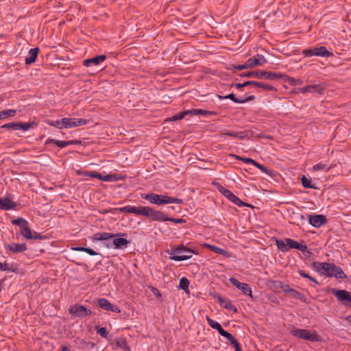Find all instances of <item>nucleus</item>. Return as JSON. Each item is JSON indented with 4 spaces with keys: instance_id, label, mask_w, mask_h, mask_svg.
Instances as JSON below:
<instances>
[{
    "instance_id": "obj_1",
    "label": "nucleus",
    "mask_w": 351,
    "mask_h": 351,
    "mask_svg": "<svg viewBox=\"0 0 351 351\" xmlns=\"http://www.w3.org/2000/svg\"><path fill=\"white\" fill-rule=\"evenodd\" d=\"M239 76L242 77H255L258 79H267L271 80L282 79L284 82H289L291 84H293V82L295 81L293 77H289L287 75L266 71H254L245 72L239 74Z\"/></svg>"
},
{
    "instance_id": "obj_2",
    "label": "nucleus",
    "mask_w": 351,
    "mask_h": 351,
    "mask_svg": "<svg viewBox=\"0 0 351 351\" xmlns=\"http://www.w3.org/2000/svg\"><path fill=\"white\" fill-rule=\"evenodd\" d=\"M166 252L169 255H172L169 258L176 261H185L191 258L192 257V254H198L197 250L187 247L183 244L175 247L171 250H167Z\"/></svg>"
},
{
    "instance_id": "obj_3",
    "label": "nucleus",
    "mask_w": 351,
    "mask_h": 351,
    "mask_svg": "<svg viewBox=\"0 0 351 351\" xmlns=\"http://www.w3.org/2000/svg\"><path fill=\"white\" fill-rule=\"evenodd\" d=\"M141 197L149 202L156 204H182L183 200L177 197H170L168 195H158L154 193L147 194H141Z\"/></svg>"
},
{
    "instance_id": "obj_4",
    "label": "nucleus",
    "mask_w": 351,
    "mask_h": 351,
    "mask_svg": "<svg viewBox=\"0 0 351 351\" xmlns=\"http://www.w3.org/2000/svg\"><path fill=\"white\" fill-rule=\"evenodd\" d=\"M113 210H119L121 213H134L137 215H142L151 219L153 208L149 206L135 207L132 206H126L124 207L114 208Z\"/></svg>"
},
{
    "instance_id": "obj_5",
    "label": "nucleus",
    "mask_w": 351,
    "mask_h": 351,
    "mask_svg": "<svg viewBox=\"0 0 351 351\" xmlns=\"http://www.w3.org/2000/svg\"><path fill=\"white\" fill-rule=\"evenodd\" d=\"M290 333L291 335L295 337L308 340L312 342L320 341L322 339L321 336L317 335L315 331L311 332L310 330L306 329L295 328L291 330Z\"/></svg>"
},
{
    "instance_id": "obj_6",
    "label": "nucleus",
    "mask_w": 351,
    "mask_h": 351,
    "mask_svg": "<svg viewBox=\"0 0 351 351\" xmlns=\"http://www.w3.org/2000/svg\"><path fill=\"white\" fill-rule=\"evenodd\" d=\"M302 54L304 57H311L313 56H316L328 58L333 56V53L327 50V49L324 46L310 49H305L302 51Z\"/></svg>"
},
{
    "instance_id": "obj_7",
    "label": "nucleus",
    "mask_w": 351,
    "mask_h": 351,
    "mask_svg": "<svg viewBox=\"0 0 351 351\" xmlns=\"http://www.w3.org/2000/svg\"><path fill=\"white\" fill-rule=\"evenodd\" d=\"M326 268V271L322 272V275L326 277H335L339 279H346L347 278L341 268L334 263H328Z\"/></svg>"
},
{
    "instance_id": "obj_8",
    "label": "nucleus",
    "mask_w": 351,
    "mask_h": 351,
    "mask_svg": "<svg viewBox=\"0 0 351 351\" xmlns=\"http://www.w3.org/2000/svg\"><path fill=\"white\" fill-rule=\"evenodd\" d=\"M151 220L160 222L171 221L175 223H184L186 222V220L182 218L175 219L173 217H169L166 214H165L162 211L156 210L154 208L152 210Z\"/></svg>"
},
{
    "instance_id": "obj_9",
    "label": "nucleus",
    "mask_w": 351,
    "mask_h": 351,
    "mask_svg": "<svg viewBox=\"0 0 351 351\" xmlns=\"http://www.w3.org/2000/svg\"><path fill=\"white\" fill-rule=\"evenodd\" d=\"M69 312L71 315H75L80 318H84L92 315V311L90 309L80 304L71 306L69 308Z\"/></svg>"
},
{
    "instance_id": "obj_10",
    "label": "nucleus",
    "mask_w": 351,
    "mask_h": 351,
    "mask_svg": "<svg viewBox=\"0 0 351 351\" xmlns=\"http://www.w3.org/2000/svg\"><path fill=\"white\" fill-rule=\"evenodd\" d=\"M332 292L343 305L346 306H351V293L346 290H337L335 289H333Z\"/></svg>"
},
{
    "instance_id": "obj_11",
    "label": "nucleus",
    "mask_w": 351,
    "mask_h": 351,
    "mask_svg": "<svg viewBox=\"0 0 351 351\" xmlns=\"http://www.w3.org/2000/svg\"><path fill=\"white\" fill-rule=\"evenodd\" d=\"M309 223L315 228H319L327 222L326 217L323 215H307Z\"/></svg>"
},
{
    "instance_id": "obj_12",
    "label": "nucleus",
    "mask_w": 351,
    "mask_h": 351,
    "mask_svg": "<svg viewBox=\"0 0 351 351\" xmlns=\"http://www.w3.org/2000/svg\"><path fill=\"white\" fill-rule=\"evenodd\" d=\"M229 280L232 285L235 286L238 289L241 290L244 294L252 298V289L248 284L242 283L234 277H231Z\"/></svg>"
},
{
    "instance_id": "obj_13",
    "label": "nucleus",
    "mask_w": 351,
    "mask_h": 351,
    "mask_svg": "<svg viewBox=\"0 0 351 351\" xmlns=\"http://www.w3.org/2000/svg\"><path fill=\"white\" fill-rule=\"evenodd\" d=\"M252 134V132L250 130H248L238 132L225 131V132H221L220 136H231V137H236V138H238L242 140L245 138H250L251 136L250 135Z\"/></svg>"
},
{
    "instance_id": "obj_14",
    "label": "nucleus",
    "mask_w": 351,
    "mask_h": 351,
    "mask_svg": "<svg viewBox=\"0 0 351 351\" xmlns=\"http://www.w3.org/2000/svg\"><path fill=\"white\" fill-rule=\"evenodd\" d=\"M98 305L104 310L114 313H120V309L117 306L112 304L106 298H99L97 300Z\"/></svg>"
},
{
    "instance_id": "obj_15",
    "label": "nucleus",
    "mask_w": 351,
    "mask_h": 351,
    "mask_svg": "<svg viewBox=\"0 0 351 351\" xmlns=\"http://www.w3.org/2000/svg\"><path fill=\"white\" fill-rule=\"evenodd\" d=\"M4 247L6 251H9L13 254L23 252L27 249L25 243H12L5 244Z\"/></svg>"
},
{
    "instance_id": "obj_16",
    "label": "nucleus",
    "mask_w": 351,
    "mask_h": 351,
    "mask_svg": "<svg viewBox=\"0 0 351 351\" xmlns=\"http://www.w3.org/2000/svg\"><path fill=\"white\" fill-rule=\"evenodd\" d=\"M217 97L219 99H231L232 101H233L234 103H237V104H244L245 102L252 101L255 99V97L254 95H250L244 99H238L235 97V95L233 93H230L226 96H221V95H217Z\"/></svg>"
},
{
    "instance_id": "obj_17",
    "label": "nucleus",
    "mask_w": 351,
    "mask_h": 351,
    "mask_svg": "<svg viewBox=\"0 0 351 351\" xmlns=\"http://www.w3.org/2000/svg\"><path fill=\"white\" fill-rule=\"evenodd\" d=\"M247 62L250 68H254L256 66H263L267 62V60L263 55L257 54L253 58H249Z\"/></svg>"
},
{
    "instance_id": "obj_18",
    "label": "nucleus",
    "mask_w": 351,
    "mask_h": 351,
    "mask_svg": "<svg viewBox=\"0 0 351 351\" xmlns=\"http://www.w3.org/2000/svg\"><path fill=\"white\" fill-rule=\"evenodd\" d=\"M17 204L13 202L9 196L5 198H0V209L3 210H9L15 209Z\"/></svg>"
},
{
    "instance_id": "obj_19",
    "label": "nucleus",
    "mask_w": 351,
    "mask_h": 351,
    "mask_svg": "<svg viewBox=\"0 0 351 351\" xmlns=\"http://www.w3.org/2000/svg\"><path fill=\"white\" fill-rule=\"evenodd\" d=\"M106 59L105 55H100L92 58L86 59L83 61V65L84 66H91L92 65H99Z\"/></svg>"
},
{
    "instance_id": "obj_20",
    "label": "nucleus",
    "mask_w": 351,
    "mask_h": 351,
    "mask_svg": "<svg viewBox=\"0 0 351 351\" xmlns=\"http://www.w3.org/2000/svg\"><path fill=\"white\" fill-rule=\"evenodd\" d=\"M217 298L219 304L221 305V307L229 311H232L234 313H237V308L232 304L230 300L224 299L219 295H217Z\"/></svg>"
},
{
    "instance_id": "obj_21",
    "label": "nucleus",
    "mask_w": 351,
    "mask_h": 351,
    "mask_svg": "<svg viewBox=\"0 0 351 351\" xmlns=\"http://www.w3.org/2000/svg\"><path fill=\"white\" fill-rule=\"evenodd\" d=\"M285 242L288 245L289 249H296L300 250L301 252H305L307 249L306 245L299 243L296 241H294L291 239H285Z\"/></svg>"
},
{
    "instance_id": "obj_22",
    "label": "nucleus",
    "mask_w": 351,
    "mask_h": 351,
    "mask_svg": "<svg viewBox=\"0 0 351 351\" xmlns=\"http://www.w3.org/2000/svg\"><path fill=\"white\" fill-rule=\"evenodd\" d=\"M324 88L320 84L309 85L304 86L301 88L302 93H317L322 94L323 93Z\"/></svg>"
},
{
    "instance_id": "obj_23",
    "label": "nucleus",
    "mask_w": 351,
    "mask_h": 351,
    "mask_svg": "<svg viewBox=\"0 0 351 351\" xmlns=\"http://www.w3.org/2000/svg\"><path fill=\"white\" fill-rule=\"evenodd\" d=\"M248 82L250 83V86H254L256 88H261L265 90H267V91H276L277 90V89L274 86L269 85L268 84H265L263 82H256V81H248Z\"/></svg>"
},
{
    "instance_id": "obj_24",
    "label": "nucleus",
    "mask_w": 351,
    "mask_h": 351,
    "mask_svg": "<svg viewBox=\"0 0 351 351\" xmlns=\"http://www.w3.org/2000/svg\"><path fill=\"white\" fill-rule=\"evenodd\" d=\"M39 49L38 47L32 48L29 51L28 56L25 58V64H30L34 63L38 57Z\"/></svg>"
},
{
    "instance_id": "obj_25",
    "label": "nucleus",
    "mask_w": 351,
    "mask_h": 351,
    "mask_svg": "<svg viewBox=\"0 0 351 351\" xmlns=\"http://www.w3.org/2000/svg\"><path fill=\"white\" fill-rule=\"evenodd\" d=\"M204 246L208 249H209L210 250H211L212 252H214L215 253H217L219 254H221L223 256H224L225 257H230L231 256V254L229 252L222 249V248H220L219 247H217L215 245H210V244H208V243H205L204 245Z\"/></svg>"
},
{
    "instance_id": "obj_26",
    "label": "nucleus",
    "mask_w": 351,
    "mask_h": 351,
    "mask_svg": "<svg viewBox=\"0 0 351 351\" xmlns=\"http://www.w3.org/2000/svg\"><path fill=\"white\" fill-rule=\"evenodd\" d=\"M119 234H112L109 232H98L93 235V239L96 241H106L112 238H114L116 236H118Z\"/></svg>"
},
{
    "instance_id": "obj_27",
    "label": "nucleus",
    "mask_w": 351,
    "mask_h": 351,
    "mask_svg": "<svg viewBox=\"0 0 351 351\" xmlns=\"http://www.w3.org/2000/svg\"><path fill=\"white\" fill-rule=\"evenodd\" d=\"M130 243L126 239L124 238H115L112 241V243L114 246L115 249H121L124 247H126L127 245Z\"/></svg>"
},
{
    "instance_id": "obj_28",
    "label": "nucleus",
    "mask_w": 351,
    "mask_h": 351,
    "mask_svg": "<svg viewBox=\"0 0 351 351\" xmlns=\"http://www.w3.org/2000/svg\"><path fill=\"white\" fill-rule=\"evenodd\" d=\"M37 126V123L34 121L32 122H18V130L21 129L24 131L28 130L32 128H34Z\"/></svg>"
},
{
    "instance_id": "obj_29",
    "label": "nucleus",
    "mask_w": 351,
    "mask_h": 351,
    "mask_svg": "<svg viewBox=\"0 0 351 351\" xmlns=\"http://www.w3.org/2000/svg\"><path fill=\"white\" fill-rule=\"evenodd\" d=\"M187 112H189V114H190V115H198V114H202V115H208V114H216V112H213V111H208V110H202V109H192V110H187Z\"/></svg>"
},
{
    "instance_id": "obj_30",
    "label": "nucleus",
    "mask_w": 351,
    "mask_h": 351,
    "mask_svg": "<svg viewBox=\"0 0 351 351\" xmlns=\"http://www.w3.org/2000/svg\"><path fill=\"white\" fill-rule=\"evenodd\" d=\"M328 263H318V262H313L311 265L312 267L314 270L322 274V272L326 271V267L327 266Z\"/></svg>"
},
{
    "instance_id": "obj_31",
    "label": "nucleus",
    "mask_w": 351,
    "mask_h": 351,
    "mask_svg": "<svg viewBox=\"0 0 351 351\" xmlns=\"http://www.w3.org/2000/svg\"><path fill=\"white\" fill-rule=\"evenodd\" d=\"M49 143H54L56 144L58 147H59L60 148H63V147H65L68 145H69V141H58V140H56V139H53V138H48L46 142H45V145H48Z\"/></svg>"
},
{
    "instance_id": "obj_32",
    "label": "nucleus",
    "mask_w": 351,
    "mask_h": 351,
    "mask_svg": "<svg viewBox=\"0 0 351 351\" xmlns=\"http://www.w3.org/2000/svg\"><path fill=\"white\" fill-rule=\"evenodd\" d=\"M219 191L231 202L237 197L232 192L223 186L219 188Z\"/></svg>"
},
{
    "instance_id": "obj_33",
    "label": "nucleus",
    "mask_w": 351,
    "mask_h": 351,
    "mask_svg": "<svg viewBox=\"0 0 351 351\" xmlns=\"http://www.w3.org/2000/svg\"><path fill=\"white\" fill-rule=\"evenodd\" d=\"M282 283L283 282L280 280H269V285L271 289H272L276 292H279L280 291H281Z\"/></svg>"
},
{
    "instance_id": "obj_34",
    "label": "nucleus",
    "mask_w": 351,
    "mask_h": 351,
    "mask_svg": "<svg viewBox=\"0 0 351 351\" xmlns=\"http://www.w3.org/2000/svg\"><path fill=\"white\" fill-rule=\"evenodd\" d=\"M12 223L15 226H18L21 230H23V227H25V224L27 226L29 224L28 221L22 217H18L15 219L12 220Z\"/></svg>"
},
{
    "instance_id": "obj_35",
    "label": "nucleus",
    "mask_w": 351,
    "mask_h": 351,
    "mask_svg": "<svg viewBox=\"0 0 351 351\" xmlns=\"http://www.w3.org/2000/svg\"><path fill=\"white\" fill-rule=\"evenodd\" d=\"M301 181L302 186L306 189H317V186L314 184L311 183V180L307 178L304 176H302Z\"/></svg>"
},
{
    "instance_id": "obj_36",
    "label": "nucleus",
    "mask_w": 351,
    "mask_h": 351,
    "mask_svg": "<svg viewBox=\"0 0 351 351\" xmlns=\"http://www.w3.org/2000/svg\"><path fill=\"white\" fill-rule=\"evenodd\" d=\"M61 122L63 124V128H75L74 118H63Z\"/></svg>"
},
{
    "instance_id": "obj_37",
    "label": "nucleus",
    "mask_w": 351,
    "mask_h": 351,
    "mask_svg": "<svg viewBox=\"0 0 351 351\" xmlns=\"http://www.w3.org/2000/svg\"><path fill=\"white\" fill-rule=\"evenodd\" d=\"M116 346L123 349L125 351H130V348L128 345L127 341L124 338H121L116 341Z\"/></svg>"
},
{
    "instance_id": "obj_38",
    "label": "nucleus",
    "mask_w": 351,
    "mask_h": 351,
    "mask_svg": "<svg viewBox=\"0 0 351 351\" xmlns=\"http://www.w3.org/2000/svg\"><path fill=\"white\" fill-rule=\"evenodd\" d=\"M289 294L292 298H297L302 302H305V296L304 294L300 293L294 289H291Z\"/></svg>"
},
{
    "instance_id": "obj_39",
    "label": "nucleus",
    "mask_w": 351,
    "mask_h": 351,
    "mask_svg": "<svg viewBox=\"0 0 351 351\" xmlns=\"http://www.w3.org/2000/svg\"><path fill=\"white\" fill-rule=\"evenodd\" d=\"M189 284H190L189 280L186 278L182 277L180 280L178 288L187 292L189 291L188 289H189Z\"/></svg>"
},
{
    "instance_id": "obj_40",
    "label": "nucleus",
    "mask_w": 351,
    "mask_h": 351,
    "mask_svg": "<svg viewBox=\"0 0 351 351\" xmlns=\"http://www.w3.org/2000/svg\"><path fill=\"white\" fill-rule=\"evenodd\" d=\"M24 224L25 227H23V230H21V235H23L27 239H32V232L29 226V224L27 226H26L25 223Z\"/></svg>"
},
{
    "instance_id": "obj_41",
    "label": "nucleus",
    "mask_w": 351,
    "mask_h": 351,
    "mask_svg": "<svg viewBox=\"0 0 351 351\" xmlns=\"http://www.w3.org/2000/svg\"><path fill=\"white\" fill-rule=\"evenodd\" d=\"M189 115L187 110L177 113L176 114L169 118L170 121H176L182 119L185 116Z\"/></svg>"
},
{
    "instance_id": "obj_42",
    "label": "nucleus",
    "mask_w": 351,
    "mask_h": 351,
    "mask_svg": "<svg viewBox=\"0 0 351 351\" xmlns=\"http://www.w3.org/2000/svg\"><path fill=\"white\" fill-rule=\"evenodd\" d=\"M16 113V110L12 109L0 111V119H2L7 117H14Z\"/></svg>"
},
{
    "instance_id": "obj_43",
    "label": "nucleus",
    "mask_w": 351,
    "mask_h": 351,
    "mask_svg": "<svg viewBox=\"0 0 351 351\" xmlns=\"http://www.w3.org/2000/svg\"><path fill=\"white\" fill-rule=\"evenodd\" d=\"M90 177L98 178L100 180H103V181H106V182H108V181L111 180L110 176H103L101 173H99L95 171H92V174H90Z\"/></svg>"
},
{
    "instance_id": "obj_44",
    "label": "nucleus",
    "mask_w": 351,
    "mask_h": 351,
    "mask_svg": "<svg viewBox=\"0 0 351 351\" xmlns=\"http://www.w3.org/2000/svg\"><path fill=\"white\" fill-rule=\"evenodd\" d=\"M276 245L279 250L282 252H287L289 250L288 245L285 242V241L282 240H276Z\"/></svg>"
},
{
    "instance_id": "obj_45",
    "label": "nucleus",
    "mask_w": 351,
    "mask_h": 351,
    "mask_svg": "<svg viewBox=\"0 0 351 351\" xmlns=\"http://www.w3.org/2000/svg\"><path fill=\"white\" fill-rule=\"evenodd\" d=\"M313 169L315 171L322 170V171H325L327 172V171H328L331 169V167L330 166H328L326 164L319 162V163L314 165Z\"/></svg>"
},
{
    "instance_id": "obj_46",
    "label": "nucleus",
    "mask_w": 351,
    "mask_h": 351,
    "mask_svg": "<svg viewBox=\"0 0 351 351\" xmlns=\"http://www.w3.org/2000/svg\"><path fill=\"white\" fill-rule=\"evenodd\" d=\"M45 122L47 125L56 127L58 129L63 128V124L61 122V120L53 121V120L48 119Z\"/></svg>"
},
{
    "instance_id": "obj_47",
    "label": "nucleus",
    "mask_w": 351,
    "mask_h": 351,
    "mask_svg": "<svg viewBox=\"0 0 351 351\" xmlns=\"http://www.w3.org/2000/svg\"><path fill=\"white\" fill-rule=\"evenodd\" d=\"M298 274H300V276H302L303 278H308L311 281L313 282L315 284L319 285V282H317V280L315 278L311 276L310 275L306 274L304 271L299 270L298 271Z\"/></svg>"
},
{
    "instance_id": "obj_48",
    "label": "nucleus",
    "mask_w": 351,
    "mask_h": 351,
    "mask_svg": "<svg viewBox=\"0 0 351 351\" xmlns=\"http://www.w3.org/2000/svg\"><path fill=\"white\" fill-rule=\"evenodd\" d=\"M1 128L8 129V130H18V122H12L9 123L4 124L1 126Z\"/></svg>"
},
{
    "instance_id": "obj_49",
    "label": "nucleus",
    "mask_w": 351,
    "mask_h": 351,
    "mask_svg": "<svg viewBox=\"0 0 351 351\" xmlns=\"http://www.w3.org/2000/svg\"><path fill=\"white\" fill-rule=\"evenodd\" d=\"M235 158H237V160H241L245 163H251L252 165H254V162H256V160L250 158H243V157H241V156H237V155H233Z\"/></svg>"
},
{
    "instance_id": "obj_50",
    "label": "nucleus",
    "mask_w": 351,
    "mask_h": 351,
    "mask_svg": "<svg viewBox=\"0 0 351 351\" xmlns=\"http://www.w3.org/2000/svg\"><path fill=\"white\" fill-rule=\"evenodd\" d=\"M206 320H207V322H208V325H209L211 328H214V329H215V330H216V328H217L219 326H220V324H219V323H218L217 322H216V321H215V320L212 319H211L210 317H208V316H207V317H206Z\"/></svg>"
},
{
    "instance_id": "obj_51",
    "label": "nucleus",
    "mask_w": 351,
    "mask_h": 351,
    "mask_svg": "<svg viewBox=\"0 0 351 351\" xmlns=\"http://www.w3.org/2000/svg\"><path fill=\"white\" fill-rule=\"evenodd\" d=\"M232 202L234 203V204L237 205L239 207L251 206L247 203H245V202H243L242 200H241L237 196L234 198V201H232Z\"/></svg>"
},
{
    "instance_id": "obj_52",
    "label": "nucleus",
    "mask_w": 351,
    "mask_h": 351,
    "mask_svg": "<svg viewBox=\"0 0 351 351\" xmlns=\"http://www.w3.org/2000/svg\"><path fill=\"white\" fill-rule=\"evenodd\" d=\"M232 202L234 203V204L237 205L239 207L251 206L247 203H245V202H243L242 200H241L237 196L234 198V201H232Z\"/></svg>"
},
{
    "instance_id": "obj_53",
    "label": "nucleus",
    "mask_w": 351,
    "mask_h": 351,
    "mask_svg": "<svg viewBox=\"0 0 351 351\" xmlns=\"http://www.w3.org/2000/svg\"><path fill=\"white\" fill-rule=\"evenodd\" d=\"M254 166L259 169L262 172L265 173L268 175L271 174V171L269 169H267L265 166L262 165L261 164L258 163L256 161V162H254Z\"/></svg>"
},
{
    "instance_id": "obj_54",
    "label": "nucleus",
    "mask_w": 351,
    "mask_h": 351,
    "mask_svg": "<svg viewBox=\"0 0 351 351\" xmlns=\"http://www.w3.org/2000/svg\"><path fill=\"white\" fill-rule=\"evenodd\" d=\"M88 121L85 119H77L74 118L75 127L86 125Z\"/></svg>"
},
{
    "instance_id": "obj_55",
    "label": "nucleus",
    "mask_w": 351,
    "mask_h": 351,
    "mask_svg": "<svg viewBox=\"0 0 351 351\" xmlns=\"http://www.w3.org/2000/svg\"><path fill=\"white\" fill-rule=\"evenodd\" d=\"M96 330H97V332L102 337H107L108 336V332H107V330L106 328H96Z\"/></svg>"
},
{
    "instance_id": "obj_56",
    "label": "nucleus",
    "mask_w": 351,
    "mask_h": 351,
    "mask_svg": "<svg viewBox=\"0 0 351 351\" xmlns=\"http://www.w3.org/2000/svg\"><path fill=\"white\" fill-rule=\"evenodd\" d=\"M16 269H17L16 268V269H10L8 263H2L0 262V270L1 271H10V270H12V271L16 272Z\"/></svg>"
},
{
    "instance_id": "obj_57",
    "label": "nucleus",
    "mask_w": 351,
    "mask_h": 351,
    "mask_svg": "<svg viewBox=\"0 0 351 351\" xmlns=\"http://www.w3.org/2000/svg\"><path fill=\"white\" fill-rule=\"evenodd\" d=\"M234 69L237 70H243L246 69H250V66L248 65L247 62L246 61L243 64L241 65H233Z\"/></svg>"
},
{
    "instance_id": "obj_58",
    "label": "nucleus",
    "mask_w": 351,
    "mask_h": 351,
    "mask_svg": "<svg viewBox=\"0 0 351 351\" xmlns=\"http://www.w3.org/2000/svg\"><path fill=\"white\" fill-rule=\"evenodd\" d=\"M250 86V83L248 81H246L242 84H240V83H237V84H232L231 86H235L238 89H241L243 87H245V86Z\"/></svg>"
},
{
    "instance_id": "obj_59",
    "label": "nucleus",
    "mask_w": 351,
    "mask_h": 351,
    "mask_svg": "<svg viewBox=\"0 0 351 351\" xmlns=\"http://www.w3.org/2000/svg\"><path fill=\"white\" fill-rule=\"evenodd\" d=\"M225 338H226V339L230 342V345L232 344L233 341H234L235 340H237L234 337L231 335L230 333L228 332L225 336H224Z\"/></svg>"
},
{
    "instance_id": "obj_60",
    "label": "nucleus",
    "mask_w": 351,
    "mask_h": 351,
    "mask_svg": "<svg viewBox=\"0 0 351 351\" xmlns=\"http://www.w3.org/2000/svg\"><path fill=\"white\" fill-rule=\"evenodd\" d=\"M292 288L287 284L282 283L281 291L285 293H289Z\"/></svg>"
},
{
    "instance_id": "obj_61",
    "label": "nucleus",
    "mask_w": 351,
    "mask_h": 351,
    "mask_svg": "<svg viewBox=\"0 0 351 351\" xmlns=\"http://www.w3.org/2000/svg\"><path fill=\"white\" fill-rule=\"evenodd\" d=\"M32 239H34V240L43 239L44 238V236L41 235L40 233L36 232H32Z\"/></svg>"
},
{
    "instance_id": "obj_62",
    "label": "nucleus",
    "mask_w": 351,
    "mask_h": 351,
    "mask_svg": "<svg viewBox=\"0 0 351 351\" xmlns=\"http://www.w3.org/2000/svg\"><path fill=\"white\" fill-rule=\"evenodd\" d=\"M231 346H232L234 348L235 351H242L241 346L237 340H235L234 341H233V343Z\"/></svg>"
},
{
    "instance_id": "obj_63",
    "label": "nucleus",
    "mask_w": 351,
    "mask_h": 351,
    "mask_svg": "<svg viewBox=\"0 0 351 351\" xmlns=\"http://www.w3.org/2000/svg\"><path fill=\"white\" fill-rule=\"evenodd\" d=\"M216 330H217L219 332V333L221 336H223V337H224V336L228 333V332H227V331H226V330H224L223 329V328L221 327V325H220V326H219L216 328Z\"/></svg>"
},
{
    "instance_id": "obj_64",
    "label": "nucleus",
    "mask_w": 351,
    "mask_h": 351,
    "mask_svg": "<svg viewBox=\"0 0 351 351\" xmlns=\"http://www.w3.org/2000/svg\"><path fill=\"white\" fill-rule=\"evenodd\" d=\"M216 330H217L219 332V333L221 336H223V337H224V336L228 333V332H227V331H226V330H224L223 329V328L221 327V325H220V326H219L216 328Z\"/></svg>"
}]
</instances>
